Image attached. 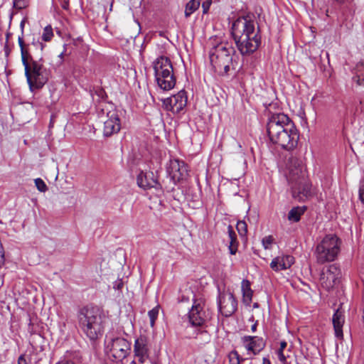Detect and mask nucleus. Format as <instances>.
Returning <instances> with one entry per match:
<instances>
[{"label":"nucleus","mask_w":364,"mask_h":364,"mask_svg":"<svg viewBox=\"0 0 364 364\" xmlns=\"http://www.w3.org/2000/svg\"><path fill=\"white\" fill-rule=\"evenodd\" d=\"M28 4V0H14L13 1V7L18 10L26 8Z\"/></svg>","instance_id":"obj_32"},{"label":"nucleus","mask_w":364,"mask_h":364,"mask_svg":"<svg viewBox=\"0 0 364 364\" xmlns=\"http://www.w3.org/2000/svg\"><path fill=\"white\" fill-rule=\"evenodd\" d=\"M363 146H364V143H363Z\"/></svg>","instance_id":"obj_58"},{"label":"nucleus","mask_w":364,"mask_h":364,"mask_svg":"<svg viewBox=\"0 0 364 364\" xmlns=\"http://www.w3.org/2000/svg\"><path fill=\"white\" fill-rule=\"evenodd\" d=\"M56 364H75V363H74V362H73L71 360L64 359L63 360L58 362Z\"/></svg>","instance_id":"obj_42"},{"label":"nucleus","mask_w":364,"mask_h":364,"mask_svg":"<svg viewBox=\"0 0 364 364\" xmlns=\"http://www.w3.org/2000/svg\"><path fill=\"white\" fill-rule=\"evenodd\" d=\"M218 305V309L222 315L225 317H229L237 311V301L232 292H219Z\"/></svg>","instance_id":"obj_12"},{"label":"nucleus","mask_w":364,"mask_h":364,"mask_svg":"<svg viewBox=\"0 0 364 364\" xmlns=\"http://www.w3.org/2000/svg\"><path fill=\"white\" fill-rule=\"evenodd\" d=\"M250 321H255V318H254L253 316L250 318Z\"/></svg>","instance_id":"obj_53"},{"label":"nucleus","mask_w":364,"mask_h":364,"mask_svg":"<svg viewBox=\"0 0 364 364\" xmlns=\"http://www.w3.org/2000/svg\"><path fill=\"white\" fill-rule=\"evenodd\" d=\"M200 0H190L186 4L185 7V16L186 18H188L193 14L196 11H197L200 6Z\"/></svg>","instance_id":"obj_26"},{"label":"nucleus","mask_w":364,"mask_h":364,"mask_svg":"<svg viewBox=\"0 0 364 364\" xmlns=\"http://www.w3.org/2000/svg\"><path fill=\"white\" fill-rule=\"evenodd\" d=\"M131 350V343L124 338L117 337L112 339L109 352L111 355L118 360L125 358Z\"/></svg>","instance_id":"obj_13"},{"label":"nucleus","mask_w":364,"mask_h":364,"mask_svg":"<svg viewBox=\"0 0 364 364\" xmlns=\"http://www.w3.org/2000/svg\"><path fill=\"white\" fill-rule=\"evenodd\" d=\"M18 42L19 47L21 48V61L23 65L25 67H27L30 63H32V61H35L31 56L28 49V45H26L23 41V38L22 36H18Z\"/></svg>","instance_id":"obj_21"},{"label":"nucleus","mask_w":364,"mask_h":364,"mask_svg":"<svg viewBox=\"0 0 364 364\" xmlns=\"http://www.w3.org/2000/svg\"><path fill=\"white\" fill-rule=\"evenodd\" d=\"M353 81L356 82L358 85H364V78H361L359 75H355L353 77Z\"/></svg>","instance_id":"obj_40"},{"label":"nucleus","mask_w":364,"mask_h":364,"mask_svg":"<svg viewBox=\"0 0 364 364\" xmlns=\"http://www.w3.org/2000/svg\"><path fill=\"white\" fill-rule=\"evenodd\" d=\"M341 240L333 234L326 235L316 248L317 262L324 264L334 261L341 250Z\"/></svg>","instance_id":"obj_7"},{"label":"nucleus","mask_w":364,"mask_h":364,"mask_svg":"<svg viewBox=\"0 0 364 364\" xmlns=\"http://www.w3.org/2000/svg\"><path fill=\"white\" fill-rule=\"evenodd\" d=\"M63 55H64V53L63 52V53H61L59 55V58L62 59V58H63Z\"/></svg>","instance_id":"obj_52"},{"label":"nucleus","mask_w":364,"mask_h":364,"mask_svg":"<svg viewBox=\"0 0 364 364\" xmlns=\"http://www.w3.org/2000/svg\"><path fill=\"white\" fill-rule=\"evenodd\" d=\"M341 277L342 274L339 265L332 264L322 269L319 280L321 287L328 291L339 284Z\"/></svg>","instance_id":"obj_10"},{"label":"nucleus","mask_w":364,"mask_h":364,"mask_svg":"<svg viewBox=\"0 0 364 364\" xmlns=\"http://www.w3.org/2000/svg\"><path fill=\"white\" fill-rule=\"evenodd\" d=\"M99 114H106L107 119L104 122L103 134L106 137L117 134L121 129L120 119L113 103L100 104Z\"/></svg>","instance_id":"obj_9"},{"label":"nucleus","mask_w":364,"mask_h":364,"mask_svg":"<svg viewBox=\"0 0 364 364\" xmlns=\"http://www.w3.org/2000/svg\"><path fill=\"white\" fill-rule=\"evenodd\" d=\"M205 311L200 304H194L188 314V321L192 326H202L205 321Z\"/></svg>","instance_id":"obj_17"},{"label":"nucleus","mask_w":364,"mask_h":364,"mask_svg":"<svg viewBox=\"0 0 364 364\" xmlns=\"http://www.w3.org/2000/svg\"><path fill=\"white\" fill-rule=\"evenodd\" d=\"M241 68H242V66H240L239 69H237V71H240V69H241Z\"/></svg>","instance_id":"obj_55"},{"label":"nucleus","mask_w":364,"mask_h":364,"mask_svg":"<svg viewBox=\"0 0 364 364\" xmlns=\"http://www.w3.org/2000/svg\"><path fill=\"white\" fill-rule=\"evenodd\" d=\"M245 358H242V357H240V364L242 362L245 361Z\"/></svg>","instance_id":"obj_50"},{"label":"nucleus","mask_w":364,"mask_h":364,"mask_svg":"<svg viewBox=\"0 0 364 364\" xmlns=\"http://www.w3.org/2000/svg\"><path fill=\"white\" fill-rule=\"evenodd\" d=\"M129 364H136L135 361L131 362Z\"/></svg>","instance_id":"obj_54"},{"label":"nucleus","mask_w":364,"mask_h":364,"mask_svg":"<svg viewBox=\"0 0 364 364\" xmlns=\"http://www.w3.org/2000/svg\"><path fill=\"white\" fill-rule=\"evenodd\" d=\"M63 8L64 9H68V4H66L63 5Z\"/></svg>","instance_id":"obj_51"},{"label":"nucleus","mask_w":364,"mask_h":364,"mask_svg":"<svg viewBox=\"0 0 364 364\" xmlns=\"http://www.w3.org/2000/svg\"><path fill=\"white\" fill-rule=\"evenodd\" d=\"M5 262L4 251L1 244H0V267H1Z\"/></svg>","instance_id":"obj_39"},{"label":"nucleus","mask_w":364,"mask_h":364,"mask_svg":"<svg viewBox=\"0 0 364 364\" xmlns=\"http://www.w3.org/2000/svg\"><path fill=\"white\" fill-rule=\"evenodd\" d=\"M358 193L360 200L364 204V178L360 181Z\"/></svg>","instance_id":"obj_35"},{"label":"nucleus","mask_w":364,"mask_h":364,"mask_svg":"<svg viewBox=\"0 0 364 364\" xmlns=\"http://www.w3.org/2000/svg\"><path fill=\"white\" fill-rule=\"evenodd\" d=\"M18 364H28L24 355H21L18 359Z\"/></svg>","instance_id":"obj_41"},{"label":"nucleus","mask_w":364,"mask_h":364,"mask_svg":"<svg viewBox=\"0 0 364 364\" xmlns=\"http://www.w3.org/2000/svg\"><path fill=\"white\" fill-rule=\"evenodd\" d=\"M266 132L269 141L284 150L293 151L298 144V130L294 122L284 113L269 116Z\"/></svg>","instance_id":"obj_1"},{"label":"nucleus","mask_w":364,"mask_h":364,"mask_svg":"<svg viewBox=\"0 0 364 364\" xmlns=\"http://www.w3.org/2000/svg\"><path fill=\"white\" fill-rule=\"evenodd\" d=\"M122 286H123V283H122V282L120 281L116 284V285L114 286V288H116L117 289H121Z\"/></svg>","instance_id":"obj_45"},{"label":"nucleus","mask_w":364,"mask_h":364,"mask_svg":"<svg viewBox=\"0 0 364 364\" xmlns=\"http://www.w3.org/2000/svg\"><path fill=\"white\" fill-rule=\"evenodd\" d=\"M90 94L93 97V95H95L98 97V100L97 101V108L99 110V112H100V109L99 108L100 104L102 103H109L107 102V100L108 98L107 94L105 92V90L101 87H94L93 90H90Z\"/></svg>","instance_id":"obj_23"},{"label":"nucleus","mask_w":364,"mask_h":364,"mask_svg":"<svg viewBox=\"0 0 364 364\" xmlns=\"http://www.w3.org/2000/svg\"><path fill=\"white\" fill-rule=\"evenodd\" d=\"M241 68H242V66H240L239 69H237V71H240V69H241Z\"/></svg>","instance_id":"obj_56"},{"label":"nucleus","mask_w":364,"mask_h":364,"mask_svg":"<svg viewBox=\"0 0 364 364\" xmlns=\"http://www.w3.org/2000/svg\"><path fill=\"white\" fill-rule=\"evenodd\" d=\"M235 48L228 42L213 46L209 52V58L215 72L220 75H228L230 70H236L238 61L234 58Z\"/></svg>","instance_id":"obj_4"},{"label":"nucleus","mask_w":364,"mask_h":364,"mask_svg":"<svg viewBox=\"0 0 364 364\" xmlns=\"http://www.w3.org/2000/svg\"><path fill=\"white\" fill-rule=\"evenodd\" d=\"M159 313V306H156L153 308L151 310L149 311L148 316L150 318V326L154 328L155 326L156 320L158 318Z\"/></svg>","instance_id":"obj_28"},{"label":"nucleus","mask_w":364,"mask_h":364,"mask_svg":"<svg viewBox=\"0 0 364 364\" xmlns=\"http://www.w3.org/2000/svg\"><path fill=\"white\" fill-rule=\"evenodd\" d=\"M43 58L32 61L30 65L24 68L25 76L31 91L41 89L48 81L50 70L47 69L42 63Z\"/></svg>","instance_id":"obj_8"},{"label":"nucleus","mask_w":364,"mask_h":364,"mask_svg":"<svg viewBox=\"0 0 364 364\" xmlns=\"http://www.w3.org/2000/svg\"><path fill=\"white\" fill-rule=\"evenodd\" d=\"M287 343L285 341H281L279 348L277 352L279 360L283 364H288L287 361V356L284 353V350L287 348Z\"/></svg>","instance_id":"obj_27"},{"label":"nucleus","mask_w":364,"mask_h":364,"mask_svg":"<svg viewBox=\"0 0 364 364\" xmlns=\"http://www.w3.org/2000/svg\"><path fill=\"white\" fill-rule=\"evenodd\" d=\"M294 263V258L291 255L278 256L272 260L270 267L274 271L278 272L290 268Z\"/></svg>","instance_id":"obj_19"},{"label":"nucleus","mask_w":364,"mask_h":364,"mask_svg":"<svg viewBox=\"0 0 364 364\" xmlns=\"http://www.w3.org/2000/svg\"><path fill=\"white\" fill-rule=\"evenodd\" d=\"M306 206H296L293 208L288 213V219L290 221L297 223L300 220L301 216L305 213Z\"/></svg>","instance_id":"obj_25"},{"label":"nucleus","mask_w":364,"mask_h":364,"mask_svg":"<svg viewBox=\"0 0 364 364\" xmlns=\"http://www.w3.org/2000/svg\"><path fill=\"white\" fill-rule=\"evenodd\" d=\"M212 4V0H207L202 4L203 13L207 14Z\"/></svg>","instance_id":"obj_37"},{"label":"nucleus","mask_w":364,"mask_h":364,"mask_svg":"<svg viewBox=\"0 0 364 364\" xmlns=\"http://www.w3.org/2000/svg\"><path fill=\"white\" fill-rule=\"evenodd\" d=\"M286 167L285 176L291 196L299 202H304L311 195V183L302 161L291 156L288 159Z\"/></svg>","instance_id":"obj_3"},{"label":"nucleus","mask_w":364,"mask_h":364,"mask_svg":"<svg viewBox=\"0 0 364 364\" xmlns=\"http://www.w3.org/2000/svg\"><path fill=\"white\" fill-rule=\"evenodd\" d=\"M153 68L159 87L166 91L173 89L176 80L170 58L164 55L158 57L153 63Z\"/></svg>","instance_id":"obj_6"},{"label":"nucleus","mask_w":364,"mask_h":364,"mask_svg":"<svg viewBox=\"0 0 364 364\" xmlns=\"http://www.w3.org/2000/svg\"><path fill=\"white\" fill-rule=\"evenodd\" d=\"M32 45L34 46L37 49H39L41 52H42L45 48V44H43L42 42H40L38 40L32 41Z\"/></svg>","instance_id":"obj_38"},{"label":"nucleus","mask_w":364,"mask_h":364,"mask_svg":"<svg viewBox=\"0 0 364 364\" xmlns=\"http://www.w3.org/2000/svg\"><path fill=\"white\" fill-rule=\"evenodd\" d=\"M136 183L137 185L144 190L154 188L156 190L162 191L161 183L159 182L157 177L152 171H141L136 177Z\"/></svg>","instance_id":"obj_14"},{"label":"nucleus","mask_w":364,"mask_h":364,"mask_svg":"<svg viewBox=\"0 0 364 364\" xmlns=\"http://www.w3.org/2000/svg\"><path fill=\"white\" fill-rule=\"evenodd\" d=\"M35 184L37 189L41 192H46L48 190V187L45 182L40 178L35 179Z\"/></svg>","instance_id":"obj_33"},{"label":"nucleus","mask_w":364,"mask_h":364,"mask_svg":"<svg viewBox=\"0 0 364 364\" xmlns=\"http://www.w3.org/2000/svg\"><path fill=\"white\" fill-rule=\"evenodd\" d=\"M241 341L245 349L255 355L259 354L266 346V341L259 336H245Z\"/></svg>","instance_id":"obj_15"},{"label":"nucleus","mask_w":364,"mask_h":364,"mask_svg":"<svg viewBox=\"0 0 364 364\" xmlns=\"http://www.w3.org/2000/svg\"><path fill=\"white\" fill-rule=\"evenodd\" d=\"M231 34L242 56L254 53L262 43L260 30L255 29L254 21L248 16H240L233 22Z\"/></svg>","instance_id":"obj_2"},{"label":"nucleus","mask_w":364,"mask_h":364,"mask_svg":"<svg viewBox=\"0 0 364 364\" xmlns=\"http://www.w3.org/2000/svg\"><path fill=\"white\" fill-rule=\"evenodd\" d=\"M163 107L172 112L173 114L180 113L187 105V95L184 90H180L177 94L162 100Z\"/></svg>","instance_id":"obj_11"},{"label":"nucleus","mask_w":364,"mask_h":364,"mask_svg":"<svg viewBox=\"0 0 364 364\" xmlns=\"http://www.w3.org/2000/svg\"><path fill=\"white\" fill-rule=\"evenodd\" d=\"M53 36V31L51 26L48 25L44 28L41 38L43 41L48 42L51 41Z\"/></svg>","instance_id":"obj_29"},{"label":"nucleus","mask_w":364,"mask_h":364,"mask_svg":"<svg viewBox=\"0 0 364 364\" xmlns=\"http://www.w3.org/2000/svg\"><path fill=\"white\" fill-rule=\"evenodd\" d=\"M78 325L83 333L90 339L95 340L103 332L100 309L97 306L87 305L77 312Z\"/></svg>","instance_id":"obj_5"},{"label":"nucleus","mask_w":364,"mask_h":364,"mask_svg":"<svg viewBox=\"0 0 364 364\" xmlns=\"http://www.w3.org/2000/svg\"><path fill=\"white\" fill-rule=\"evenodd\" d=\"M237 230L241 237L245 236L247 232V225L244 220H240L236 225Z\"/></svg>","instance_id":"obj_30"},{"label":"nucleus","mask_w":364,"mask_h":364,"mask_svg":"<svg viewBox=\"0 0 364 364\" xmlns=\"http://www.w3.org/2000/svg\"><path fill=\"white\" fill-rule=\"evenodd\" d=\"M24 23H25V21L23 20L21 22V24H20V27H21V36L23 38V28H24Z\"/></svg>","instance_id":"obj_44"},{"label":"nucleus","mask_w":364,"mask_h":364,"mask_svg":"<svg viewBox=\"0 0 364 364\" xmlns=\"http://www.w3.org/2000/svg\"><path fill=\"white\" fill-rule=\"evenodd\" d=\"M10 33H6V41L4 45V50L5 52V55L6 57H8L11 51V49L9 48V38Z\"/></svg>","instance_id":"obj_36"},{"label":"nucleus","mask_w":364,"mask_h":364,"mask_svg":"<svg viewBox=\"0 0 364 364\" xmlns=\"http://www.w3.org/2000/svg\"><path fill=\"white\" fill-rule=\"evenodd\" d=\"M228 358L230 364H240V355L237 350H232Z\"/></svg>","instance_id":"obj_31"},{"label":"nucleus","mask_w":364,"mask_h":364,"mask_svg":"<svg viewBox=\"0 0 364 364\" xmlns=\"http://www.w3.org/2000/svg\"><path fill=\"white\" fill-rule=\"evenodd\" d=\"M228 232L230 238L229 250L231 255H235L237 250L238 242L237 240V235L234 231L233 228L230 225L228 227Z\"/></svg>","instance_id":"obj_24"},{"label":"nucleus","mask_w":364,"mask_h":364,"mask_svg":"<svg viewBox=\"0 0 364 364\" xmlns=\"http://www.w3.org/2000/svg\"><path fill=\"white\" fill-rule=\"evenodd\" d=\"M241 68H242V66H240L239 69H237V71H240V69H241Z\"/></svg>","instance_id":"obj_57"},{"label":"nucleus","mask_w":364,"mask_h":364,"mask_svg":"<svg viewBox=\"0 0 364 364\" xmlns=\"http://www.w3.org/2000/svg\"><path fill=\"white\" fill-rule=\"evenodd\" d=\"M262 364H271L270 360L267 358H263Z\"/></svg>","instance_id":"obj_46"},{"label":"nucleus","mask_w":364,"mask_h":364,"mask_svg":"<svg viewBox=\"0 0 364 364\" xmlns=\"http://www.w3.org/2000/svg\"><path fill=\"white\" fill-rule=\"evenodd\" d=\"M54 115H52L51 116V118H50V127H52L53 125V123H54Z\"/></svg>","instance_id":"obj_47"},{"label":"nucleus","mask_w":364,"mask_h":364,"mask_svg":"<svg viewBox=\"0 0 364 364\" xmlns=\"http://www.w3.org/2000/svg\"><path fill=\"white\" fill-rule=\"evenodd\" d=\"M332 322L334 328L335 336L337 338H343V326L345 322V316L343 311L338 309L333 315Z\"/></svg>","instance_id":"obj_20"},{"label":"nucleus","mask_w":364,"mask_h":364,"mask_svg":"<svg viewBox=\"0 0 364 364\" xmlns=\"http://www.w3.org/2000/svg\"><path fill=\"white\" fill-rule=\"evenodd\" d=\"M251 284L249 280L243 279L242 282V292L243 296V302L247 305H250L252 301L253 291L251 289Z\"/></svg>","instance_id":"obj_22"},{"label":"nucleus","mask_w":364,"mask_h":364,"mask_svg":"<svg viewBox=\"0 0 364 364\" xmlns=\"http://www.w3.org/2000/svg\"><path fill=\"white\" fill-rule=\"evenodd\" d=\"M258 325V321H256L254 324L251 326V331L255 333L257 331V327Z\"/></svg>","instance_id":"obj_43"},{"label":"nucleus","mask_w":364,"mask_h":364,"mask_svg":"<svg viewBox=\"0 0 364 364\" xmlns=\"http://www.w3.org/2000/svg\"><path fill=\"white\" fill-rule=\"evenodd\" d=\"M167 171L174 181L185 180L188 176L187 164L178 159L171 161Z\"/></svg>","instance_id":"obj_16"},{"label":"nucleus","mask_w":364,"mask_h":364,"mask_svg":"<svg viewBox=\"0 0 364 364\" xmlns=\"http://www.w3.org/2000/svg\"><path fill=\"white\" fill-rule=\"evenodd\" d=\"M135 355L139 358L141 363H144L149 357V348L147 338L145 336H139L135 340L134 346Z\"/></svg>","instance_id":"obj_18"},{"label":"nucleus","mask_w":364,"mask_h":364,"mask_svg":"<svg viewBox=\"0 0 364 364\" xmlns=\"http://www.w3.org/2000/svg\"><path fill=\"white\" fill-rule=\"evenodd\" d=\"M259 304L258 303H254L253 304V308L254 309H257V308H259Z\"/></svg>","instance_id":"obj_48"},{"label":"nucleus","mask_w":364,"mask_h":364,"mask_svg":"<svg viewBox=\"0 0 364 364\" xmlns=\"http://www.w3.org/2000/svg\"><path fill=\"white\" fill-rule=\"evenodd\" d=\"M274 238L272 235H268L264 237L262 240V245L265 250H269L271 248V245L273 243Z\"/></svg>","instance_id":"obj_34"},{"label":"nucleus","mask_w":364,"mask_h":364,"mask_svg":"<svg viewBox=\"0 0 364 364\" xmlns=\"http://www.w3.org/2000/svg\"><path fill=\"white\" fill-rule=\"evenodd\" d=\"M199 333H202V334H207L208 333V332L206 331H199Z\"/></svg>","instance_id":"obj_49"}]
</instances>
